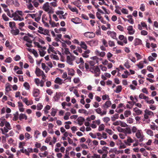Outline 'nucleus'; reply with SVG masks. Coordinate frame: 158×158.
Wrapping results in <instances>:
<instances>
[{
  "label": "nucleus",
  "mask_w": 158,
  "mask_h": 158,
  "mask_svg": "<svg viewBox=\"0 0 158 158\" xmlns=\"http://www.w3.org/2000/svg\"><path fill=\"white\" fill-rule=\"evenodd\" d=\"M107 34L113 39H116V33L114 31H108L107 32Z\"/></svg>",
  "instance_id": "2eb2a0df"
},
{
  "label": "nucleus",
  "mask_w": 158,
  "mask_h": 158,
  "mask_svg": "<svg viewBox=\"0 0 158 158\" xmlns=\"http://www.w3.org/2000/svg\"><path fill=\"white\" fill-rule=\"evenodd\" d=\"M71 21L72 22L76 24H78L81 23L82 22L81 20L79 18L77 17L72 19Z\"/></svg>",
  "instance_id": "bb28decb"
},
{
  "label": "nucleus",
  "mask_w": 158,
  "mask_h": 158,
  "mask_svg": "<svg viewBox=\"0 0 158 158\" xmlns=\"http://www.w3.org/2000/svg\"><path fill=\"white\" fill-rule=\"evenodd\" d=\"M38 32L42 34L46 35H49V32L48 30L44 29L42 27H39Z\"/></svg>",
  "instance_id": "9b49d317"
},
{
  "label": "nucleus",
  "mask_w": 158,
  "mask_h": 158,
  "mask_svg": "<svg viewBox=\"0 0 158 158\" xmlns=\"http://www.w3.org/2000/svg\"><path fill=\"white\" fill-rule=\"evenodd\" d=\"M5 90L8 92L11 90V85L9 83H7L5 85Z\"/></svg>",
  "instance_id": "603ef678"
},
{
  "label": "nucleus",
  "mask_w": 158,
  "mask_h": 158,
  "mask_svg": "<svg viewBox=\"0 0 158 158\" xmlns=\"http://www.w3.org/2000/svg\"><path fill=\"white\" fill-rule=\"evenodd\" d=\"M33 96L34 97H37L40 93V90L37 88H34L32 92Z\"/></svg>",
  "instance_id": "aec40b11"
},
{
  "label": "nucleus",
  "mask_w": 158,
  "mask_h": 158,
  "mask_svg": "<svg viewBox=\"0 0 158 158\" xmlns=\"http://www.w3.org/2000/svg\"><path fill=\"white\" fill-rule=\"evenodd\" d=\"M20 98L22 99L23 101L27 106L31 105L33 104V102L32 101H28L27 98H23L22 96H21Z\"/></svg>",
  "instance_id": "a211bd4d"
},
{
  "label": "nucleus",
  "mask_w": 158,
  "mask_h": 158,
  "mask_svg": "<svg viewBox=\"0 0 158 158\" xmlns=\"http://www.w3.org/2000/svg\"><path fill=\"white\" fill-rule=\"evenodd\" d=\"M77 120L78 124L80 126H81L83 124V122L84 121L85 119L84 118L80 117L77 118Z\"/></svg>",
  "instance_id": "4c0bfd02"
},
{
  "label": "nucleus",
  "mask_w": 158,
  "mask_h": 158,
  "mask_svg": "<svg viewBox=\"0 0 158 158\" xmlns=\"http://www.w3.org/2000/svg\"><path fill=\"white\" fill-rule=\"evenodd\" d=\"M23 41L27 42L26 44V45L27 47L31 48L32 47V41L29 36L27 35H25L23 37Z\"/></svg>",
  "instance_id": "6e6552de"
},
{
  "label": "nucleus",
  "mask_w": 158,
  "mask_h": 158,
  "mask_svg": "<svg viewBox=\"0 0 158 158\" xmlns=\"http://www.w3.org/2000/svg\"><path fill=\"white\" fill-rule=\"evenodd\" d=\"M71 115L69 112H67L64 114L63 118L64 120H68L69 119V117Z\"/></svg>",
  "instance_id": "6e6d98bb"
},
{
  "label": "nucleus",
  "mask_w": 158,
  "mask_h": 158,
  "mask_svg": "<svg viewBox=\"0 0 158 158\" xmlns=\"http://www.w3.org/2000/svg\"><path fill=\"white\" fill-rule=\"evenodd\" d=\"M135 136L139 139L140 142H142L144 139V136L141 130H138L137 132L135 133Z\"/></svg>",
  "instance_id": "0eeeda50"
},
{
  "label": "nucleus",
  "mask_w": 158,
  "mask_h": 158,
  "mask_svg": "<svg viewBox=\"0 0 158 158\" xmlns=\"http://www.w3.org/2000/svg\"><path fill=\"white\" fill-rule=\"evenodd\" d=\"M90 72L94 74L95 76H99L101 73L100 70L98 66H94L91 69Z\"/></svg>",
  "instance_id": "423d86ee"
},
{
  "label": "nucleus",
  "mask_w": 158,
  "mask_h": 158,
  "mask_svg": "<svg viewBox=\"0 0 158 158\" xmlns=\"http://www.w3.org/2000/svg\"><path fill=\"white\" fill-rule=\"evenodd\" d=\"M157 57V55L156 53H152L151 55L148 57V60L150 61H152L154 60Z\"/></svg>",
  "instance_id": "5701e85b"
},
{
  "label": "nucleus",
  "mask_w": 158,
  "mask_h": 158,
  "mask_svg": "<svg viewBox=\"0 0 158 158\" xmlns=\"http://www.w3.org/2000/svg\"><path fill=\"white\" fill-rule=\"evenodd\" d=\"M127 33L130 35H133L135 33V31L133 28V26H130L127 27Z\"/></svg>",
  "instance_id": "dca6fc26"
},
{
  "label": "nucleus",
  "mask_w": 158,
  "mask_h": 158,
  "mask_svg": "<svg viewBox=\"0 0 158 158\" xmlns=\"http://www.w3.org/2000/svg\"><path fill=\"white\" fill-rule=\"evenodd\" d=\"M18 106L19 111L21 112H23L24 111V109L23 108V105L22 103L20 102H18Z\"/></svg>",
  "instance_id": "c85d7f7f"
},
{
  "label": "nucleus",
  "mask_w": 158,
  "mask_h": 158,
  "mask_svg": "<svg viewBox=\"0 0 158 158\" xmlns=\"http://www.w3.org/2000/svg\"><path fill=\"white\" fill-rule=\"evenodd\" d=\"M19 119L20 120H22L23 119L27 120V116L24 114H21L19 116Z\"/></svg>",
  "instance_id": "09e8293b"
},
{
  "label": "nucleus",
  "mask_w": 158,
  "mask_h": 158,
  "mask_svg": "<svg viewBox=\"0 0 158 158\" xmlns=\"http://www.w3.org/2000/svg\"><path fill=\"white\" fill-rule=\"evenodd\" d=\"M43 9L48 14H52L54 12L52 7L49 5L48 2L44 4L43 6Z\"/></svg>",
  "instance_id": "f03ea898"
},
{
  "label": "nucleus",
  "mask_w": 158,
  "mask_h": 158,
  "mask_svg": "<svg viewBox=\"0 0 158 158\" xmlns=\"http://www.w3.org/2000/svg\"><path fill=\"white\" fill-rule=\"evenodd\" d=\"M134 141L132 138L128 136L127 140V141H125V143L128 145H130L131 143H132L134 142Z\"/></svg>",
  "instance_id": "c9c22d12"
},
{
  "label": "nucleus",
  "mask_w": 158,
  "mask_h": 158,
  "mask_svg": "<svg viewBox=\"0 0 158 158\" xmlns=\"http://www.w3.org/2000/svg\"><path fill=\"white\" fill-rule=\"evenodd\" d=\"M48 53H52L56 54L57 51L55 50V48L51 45H48V48L47 50Z\"/></svg>",
  "instance_id": "4468645a"
},
{
  "label": "nucleus",
  "mask_w": 158,
  "mask_h": 158,
  "mask_svg": "<svg viewBox=\"0 0 158 158\" xmlns=\"http://www.w3.org/2000/svg\"><path fill=\"white\" fill-rule=\"evenodd\" d=\"M143 64V61H141L136 64V66L139 68L142 69L144 67Z\"/></svg>",
  "instance_id": "0e129e2a"
},
{
  "label": "nucleus",
  "mask_w": 158,
  "mask_h": 158,
  "mask_svg": "<svg viewBox=\"0 0 158 158\" xmlns=\"http://www.w3.org/2000/svg\"><path fill=\"white\" fill-rule=\"evenodd\" d=\"M142 44V41L139 38H136L134 40V44L135 46L141 45Z\"/></svg>",
  "instance_id": "a878e982"
},
{
  "label": "nucleus",
  "mask_w": 158,
  "mask_h": 158,
  "mask_svg": "<svg viewBox=\"0 0 158 158\" xmlns=\"http://www.w3.org/2000/svg\"><path fill=\"white\" fill-rule=\"evenodd\" d=\"M23 86L25 87V89L27 90H29L30 88V86L29 83L27 82H25L23 84Z\"/></svg>",
  "instance_id": "bf43d9fd"
},
{
  "label": "nucleus",
  "mask_w": 158,
  "mask_h": 158,
  "mask_svg": "<svg viewBox=\"0 0 158 158\" xmlns=\"http://www.w3.org/2000/svg\"><path fill=\"white\" fill-rule=\"evenodd\" d=\"M41 66L42 69L45 71L46 73H47L50 70L49 68L46 66L44 63H41Z\"/></svg>",
  "instance_id": "58836bf2"
},
{
  "label": "nucleus",
  "mask_w": 158,
  "mask_h": 158,
  "mask_svg": "<svg viewBox=\"0 0 158 158\" xmlns=\"http://www.w3.org/2000/svg\"><path fill=\"white\" fill-rule=\"evenodd\" d=\"M96 112L98 114H100L101 116L105 115L106 114V110H104L103 111H102V109L100 108H98L95 110Z\"/></svg>",
  "instance_id": "412c9836"
},
{
  "label": "nucleus",
  "mask_w": 158,
  "mask_h": 158,
  "mask_svg": "<svg viewBox=\"0 0 158 158\" xmlns=\"http://www.w3.org/2000/svg\"><path fill=\"white\" fill-rule=\"evenodd\" d=\"M111 105V102L110 101H106L103 106V108L105 109H107L110 107Z\"/></svg>",
  "instance_id": "e433bc0d"
},
{
  "label": "nucleus",
  "mask_w": 158,
  "mask_h": 158,
  "mask_svg": "<svg viewBox=\"0 0 158 158\" xmlns=\"http://www.w3.org/2000/svg\"><path fill=\"white\" fill-rule=\"evenodd\" d=\"M10 123L7 122L3 117L0 118V127H2L4 125L5 126L7 124Z\"/></svg>",
  "instance_id": "6ab92c4d"
},
{
  "label": "nucleus",
  "mask_w": 158,
  "mask_h": 158,
  "mask_svg": "<svg viewBox=\"0 0 158 158\" xmlns=\"http://www.w3.org/2000/svg\"><path fill=\"white\" fill-rule=\"evenodd\" d=\"M150 128L152 130H156L158 131V126L155 124V123H153L152 125H150Z\"/></svg>",
  "instance_id": "e2e57ef3"
},
{
  "label": "nucleus",
  "mask_w": 158,
  "mask_h": 158,
  "mask_svg": "<svg viewBox=\"0 0 158 158\" xmlns=\"http://www.w3.org/2000/svg\"><path fill=\"white\" fill-rule=\"evenodd\" d=\"M84 35L87 38H91L95 36V34L92 32H87L84 34Z\"/></svg>",
  "instance_id": "f3484780"
},
{
  "label": "nucleus",
  "mask_w": 158,
  "mask_h": 158,
  "mask_svg": "<svg viewBox=\"0 0 158 158\" xmlns=\"http://www.w3.org/2000/svg\"><path fill=\"white\" fill-rule=\"evenodd\" d=\"M24 15L23 11L20 10H16L13 12V19L15 21H21L24 20L23 16Z\"/></svg>",
  "instance_id": "f257e3e1"
},
{
  "label": "nucleus",
  "mask_w": 158,
  "mask_h": 158,
  "mask_svg": "<svg viewBox=\"0 0 158 158\" xmlns=\"http://www.w3.org/2000/svg\"><path fill=\"white\" fill-rule=\"evenodd\" d=\"M73 4L78 7L81 6V2L80 0H77L72 2Z\"/></svg>",
  "instance_id": "5fc2aeb1"
},
{
  "label": "nucleus",
  "mask_w": 158,
  "mask_h": 158,
  "mask_svg": "<svg viewBox=\"0 0 158 158\" xmlns=\"http://www.w3.org/2000/svg\"><path fill=\"white\" fill-rule=\"evenodd\" d=\"M107 58L109 61L112 62L113 63H115V61L111 59V58L113 56L112 54L110 52H109L107 54Z\"/></svg>",
  "instance_id": "ea45409f"
},
{
  "label": "nucleus",
  "mask_w": 158,
  "mask_h": 158,
  "mask_svg": "<svg viewBox=\"0 0 158 158\" xmlns=\"http://www.w3.org/2000/svg\"><path fill=\"white\" fill-rule=\"evenodd\" d=\"M133 111L135 112L137 115H139L142 114V111L137 107L134 108Z\"/></svg>",
  "instance_id": "8fccbe9b"
},
{
  "label": "nucleus",
  "mask_w": 158,
  "mask_h": 158,
  "mask_svg": "<svg viewBox=\"0 0 158 158\" xmlns=\"http://www.w3.org/2000/svg\"><path fill=\"white\" fill-rule=\"evenodd\" d=\"M79 45L81 46V47L84 50H86L87 49V46L85 42L83 41H81Z\"/></svg>",
  "instance_id": "3c124183"
},
{
  "label": "nucleus",
  "mask_w": 158,
  "mask_h": 158,
  "mask_svg": "<svg viewBox=\"0 0 158 158\" xmlns=\"http://www.w3.org/2000/svg\"><path fill=\"white\" fill-rule=\"evenodd\" d=\"M34 82L38 86H40L43 87L44 85V81L42 80H40L38 78H36L34 79Z\"/></svg>",
  "instance_id": "f8f14e48"
},
{
  "label": "nucleus",
  "mask_w": 158,
  "mask_h": 158,
  "mask_svg": "<svg viewBox=\"0 0 158 158\" xmlns=\"http://www.w3.org/2000/svg\"><path fill=\"white\" fill-rule=\"evenodd\" d=\"M35 73L37 76L38 77H41L42 80H45L46 78V76L44 72L40 69L37 68L35 69Z\"/></svg>",
  "instance_id": "20e7f679"
},
{
  "label": "nucleus",
  "mask_w": 158,
  "mask_h": 158,
  "mask_svg": "<svg viewBox=\"0 0 158 158\" xmlns=\"http://www.w3.org/2000/svg\"><path fill=\"white\" fill-rule=\"evenodd\" d=\"M76 62L77 64L81 63V64H83L84 63V61L82 58H77Z\"/></svg>",
  "instance_id": "4d7b16f0"
},
{
  "label": "nucleus",
  "mask_w": 158,
  "mask_h": 158,
  "mask_svg": "<svg viewBox=\"0 0 158 158\" xmlns=\"http://www.w3.org/2000/svg\"><path fill=\"white\" fill-rule=\"evenodd\" d=\"M122 88L121 85H119L116 86L115 90L114 92L116 93H119L121 92Z\"/></svg>",
  "instance_id": "a19ab883"
},
{
  "label": "nucleus",
  "mask_w": 158,
  "mask_h": 158,
  "mask_svg": "<svg viewBox=\"0 0 158 158\" xmlns=\"http://www.w3.org/2000/svg\"><path fill=\"white\" fill-rule=\"evenodd\" d=\"M38 50L40 56H44L46 54V52L42 49L41 48L39 49Z\"/></svg>",
  "instance_id": "69168bd1"
},
{
  "label": "nucleus",
  "mask_w": 158,
  "mask_h": 158,
  "mask_svg": "<svg viewBox=\"0 0 158 158\" xmlns=\"http://www.w3.org/2000/svg\"><path fill=\"white\" fill-rule=\"evenodd\" d=\"M91 60L89 61V63L90 65L93 67L96 64H98L99 60H102V59L100 58L97 57V56L92 57L90 58Z\"/></svg>",
  "instance_id": "7ed1b4c3"
},
{
  "label": "nucleus",
  "mask_w": 158,
  "mask_h": 158,
  "mask_svg": "<svg viewBox=\"0 0 158 158\" xmlns=\"http://www.w3.org/2000/svg\"><path fill=\"white\" fill-rule=\"evenodd\" d=\"M53 126V125L52 123H50L48 124V131L49 133L51 134L53 133V131L52 130Z\"/></svg>",
  "instance_id": "72a5a7b5"
},
{
  "label": "nucleus",
  "mask_w": 158,
  "mask_h": 158,
  "mask_svg": "<svg viewBox=\"0 0 158 158\" xmlns=\"http://www.w3.org/2000/svg\"><path fill=\"white\" fill-rule=\"evenodd\" d=\"M31 0H29L27 4V7L28 9L31 10H34V8L33 6V4L32 3Z\"/></svg>",
  "instance_id": "b1692460"
},
{
  "label": "nucleus",
  "mask_w": 158,
  "mask_h": 158,
  "mask_svg": "<svg viewBox=\"0 0 158 158\" xmlns=\"http://www.w3.org/2000/svg\"><path fill=\"white\" fill-rule=\"evenodd\" d=\"M10 32L13 35H15L19 34V30L18 29H12L11 30Z\"/></svg>",
  "instance_id": "c03bdc74"
},
{
  "label": "nucleus",
  "mask_w": 158,
  "mask_h": 158,
  "mask_svg": "<svg viewBox=\"0 0 158 158\" xmlns=\"http://www.w3.org/2000/svg\"><path fill=\"white\" fill-rule=\"evenodd\" d=\"M24 136L27 140H28L32 138V136L27 132L25 133Z\"/></svg>",
  "instance_id": "680f3d73"
},
{
  "label": "nucleus",
  "mask_w": 158,
  "mask_h": 158,
  "mask_svg": "<svg viewBox=\"0 0 158 158\" xmlns=\"http://www.w3.org/2000/svg\"><path fill=\"white\" fill-rule=\"evenodd\" d=\"M96 116L94 115H92L90 117H88L86 118V120L88 122H90L95 119Z\"/></svg>",
  "instance_id": "13d9d810"
},
{
  "label": "nucleus",
  "mask_w": 158,
  "mask_h": 158,
  "mask_svg": "<svg viewBox=\"0 0 158 158\" xmlns=\"http://www.w3.org/2000/svg\"><path fill=\"white\" fill-rule=\"evenodd\" d=\"M128 18V22L131 24H133L134 23V20L132 18V16L131 15H129L127 16Z\"/></svg>",
  "instance_id": "49530a36"
},
{
  "label": "nucleus",
  "mask_w": 158,
  "mask_h": 158,
  "mask_svg": "<svg viewBox=\"0 0 158 158\" xmlns=\"http://www.w3.org/2000/svg\"><path fill=\"white\" fill-rule=\"evenodd\" d=\"M54 82L55 83L58 84L59 85H61L63 83H64V81L59 77H57L55 79Z\"/></svg>",
  "instance_id": "393cba45"
},
{
  "label": "nucleus",
  "mask_w": 158,
  "mask_h": 158,
  "mask_svg": "<svg viewBox=\"0 0 158 158\" xmlns=\"http://www.w3.org/2000/svg\"><path fill=\"white\" fill-rule=\"evenodd\" d=\"M124 65L127 69H129L131 66L130 65V62L128 60H126L125 62Z\"/></svg>",
  "instance_id": "052dcab7"
},
{
  "label": "nucleus",
  "mask_w": 158,
  "mask_h": 158,
  "mask_svg": "<svg viewBox=\"0 0 158 158\" xmlns=\"http://www.w3.org/2000/svg\"><path fill=\"white\" fill-rule=\"evenodd\" d=\"M50 19L49 20V23L52 27H58L60 25L58 23H56L53 21H52L51 19V16H50Z\"/></svg>",
  "instance_id": "cd10ccee"
},
{
  "label": "nucleus",
  "mask_w": 158,
  "mask_h": 158,
  "mask_svg": "<svg viewBox=\"0 0 158 158\" xmlns=\"http://www.w3.org/2000/svg\"><path fill=\"white\" fill-rule=\"evenodd\" d=\"M67 70L69 75L73 76L75 75V71L73 69L68 68Z\"/></svg>",
  "instance_id": "473e14b6"
},
{
  "label": "nucleus",
  "mask_w": 158,
  "mask_h": 158,
  "mask_svg": "<svg viewBox=\"0 0 158 158\" xmlns=\"http://www.w3.org/2000/svg\"><path fill=\"white\" fill-rule=\"evenodd\" d=\"M56 14L59 16V17L61 19H65L67 15V13L64 14V12L62 10H58L56 11Z\"/></svg>",
  "instance_id": "9d476101"
},
{
  "label": "nucleus",
  "mask_w": 158,
  "mask_h": 158,
  "mask_svg": "<svg viewBox=\"0 0 158 158\" xmlns=\"http://www.w3.org/2000/svg\"><path fill=\"white\" fill-rule=\"evenodd\" d=\"M153 112L146 109L144 111V118L146 119H148L150 117L153 116Z\"/></svg>",
  "instance_id": "ddd939ff"
},
{
  "label": "nucleus",
  "mask_w": 158,
  "mask_h": 158,
  "mask_svg": "<svg viewBox=\"0 0 158 158\" xmlns=\"http://www.w3.org/2000/svg\"><path fill=\"white\" fill-rule=\"evenodd\" d=\"M128 58L132 62L135 63L136 62L135 58L131 54H129L127 56Z\"/></svg>",
  "instance_id": "f704fd0d"
},
{
  "label": "nucleus",
  "mask_w": 158,
  "mask_h": 158,
  "mask_svg": "<svg viewBox=\"0 0 158 158\" xmlns=\"http://www.w3.org/2000/svg\"><path fill=\"white\" fill-rule=\"evenodd\" d=\"M42 12V11L40 10L39 11L38 13H36V14L35 19L36 22H38L40 21Z\"/></svg>",
  "instance_id": "4be33fe9"
},
{
  "label": "nucleus",
  "mask_w": 158,
  "mask_h": 158,
  "mask_svg": "<svg viewBox=\"0 0 158 158\" xmlns=\"http://www.w3.org/2000/svg\"><path fill=\"white\" fill-rule=\"evenodd\" d=\"M118 39L121 41H123L125 44L127 43V39L126 37L124 36L123 35H120L118 36Z\"/></svg>",
  "instance_id": "c756f323"
},
{
  "label": "nucleus",
  "mask_w": 158,
  "mask_h": 158,
  "mask_svg": "<svg viewBox=\"0 0 158 158\" xmlns=\"http://www.w3.org/2000/svg\"><path fill=\"white\" fill-rule=\"evenodd\" d=\"M139 98L140 99H144L145 101H146L147 99H149V97L148 96H145L144 94L141 93L139 95Z\"/></svg>",
  "instance_id": "a18cd8bd"
},
{
  "label": "nucleus",
  "mask_w": 158,
  "mask_h": 158,
  "mask_svg": "<svg viewBox=\"0 0 158 158\" xmlns=\"http://www.w3.org/2000/svg\"><path fill=\"white\" fill-rule=\"evenodd\" d=\"M1 6L3 8L5 12H8L9 9L7 8V6L5 4H1Z\"/></svg>",
  "instance_id": "774afa93"
},
{
  "label": "nucleus",
  "mask_w": 158,
  "mask_h": 158,
  "mask_svg": "<svg viewBox=\"0 0 158 158\" xmlns=\"http://www.w3.org/2000/svg\"><path fill=\"white\" fill-rule=\"evenodd\" d=\"M75 59V57L73 55L70 54L66 56V61L67 63L70 65H73V61Z\"/></svg>",
  "instance_id": "1a4fd4ad"
},
{
  "label": "nucleus",
  "mask_w": 158,
  "mask_h": 158,
  "mask_svg": "<svg viewBox=\"0 0 158 158\" xmlns=\"http://www.w3.org/2000/svg\"><path fill=\"white\" fill-rule=\"evenodd\" d=\"M68 7L70 10L72 12H75L77 14H78V10L76 7H73L70 5H68Z\"/></svg>",
  "instance_id": "7c9ffc66"
},
{
  "label": "nucleus",
  "mask_w": 158,
  "mask_h": 158,
  "mask_svg": "<svg viewBox=\"0 0 158 158\" xmlns=\"http://www.w3.org/2000/svg\"><path fill=\"white\" fill-rule=\"evenodd\" d=\"M11 127L10 124L9 123L7 124L6 125L5 127L3 128H1L0 130L1 131L2 134L6 136L9 130H11Z\"/></svg>",
  "instance_id": "39448f33"
},
{
  "label": "nucleus",
  "mask_w": 158,
  "mask_h": 158,
  "mask_svg": "<svg viewBox=\"0 0 158 158\" xmlns=\"http://www.w3.org/2000/svg\"><path fill=\"white\" fill-rule=\"evenodd\" d=\"M146 133L151 137L153 136L154 135L153 131L150 129H146L145 130Z\"/></svg>",
  "instance_id": "37998d69"
},
{
  "label": "nucleus",
  "mask_w": 158,
  "mask_h": 158,
  "mask_svg": "<svg viewBox=\"0 0 158 158\" xmlns=\"http://www.w3.org/2000/svg\"><path fill=\"white\" fill-rule=\"evenodd\" d=\"M51 109V106L49 105H47L44 108L43 111L45 114L48 113V110Z\"/></svg>",
  "instance_id": "de8ad7c7"
},
{
  "label": "nucleus",
  "mask_w": 158,
  "mask_h": 158,
  "mask_svg": "<svg viewBox=\"0 0 158 158\" xmlns=\"http://www.w3.org/2000/svg\"><path fill=\"white\" fill-rule=\"evenodd\" d=\"M40 134V132L38 130L35 131L34 133V136L35 138L37 139L38 138L39 135Z\"/></svg>",
  "instance_id": "864d4df0"
},
{
  "label": "nucleus",
  "mask_w": 158,
  "mask_h": 158,
  "mask_svg": "<svg viewBox=\"0 0 158 158\" xmlns=\"http://www.w3.org/2000/svg\"><path fill=\"white\" fill-rule=\"evenodd\" d=\"M105 126L103 124H100L98 127V131H103L105 129Z\"/></svg>",
  "instance_id": "338daca9"
},
{
  "label": "nucleus",
  "mask_w": 158,
  "mask_h": 158,
  "mask_svg": "<svg viewBox=\"0 0 158 158\" xmlns=\"http://www.w3.org/2000/svg\"><path fill=\"white\" fill-rule=\"evenodd\" d=\"M57 110H58L56 108H52L50 113L51 115L53 117H54L56 115Z\"/></svg>",
  "instance_id": "2f4dec72"
},
{
  "label": "nucleus",
  "mask_w": 158,
  "mask_h": 158,
  "mask_svg": "<svg viewBox=\"0 0 158 158\" xmlns=\"http://www.w3.org/2000/svg\"><path fill=\"white\" fill-rule=\"evenodd\" d=\"M90 52V50H87L85 51L84 53L82 54V56L85 58H88L89 57V54Z\"/></svg>",
  "instance_id": "79ce46f5"
}]
</instances>
